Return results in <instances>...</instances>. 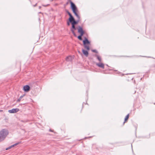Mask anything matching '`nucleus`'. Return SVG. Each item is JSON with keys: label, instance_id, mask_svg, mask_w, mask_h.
Wrapping results in <instances>:
<instances>
[{"label": "nucleus", "instance_id": "f257e3e1", "mask_svg": "<svg viewBox=\"0 0 155 155\" xmlns=\"http://www.w3.org/2000/svg\"><path fill=\"white\" fill-rule=\"evenodd\" d=\"M8 134V131L7 129H4L0 131V142L5 140Z\"/></svg>", "mask_w": 155, "mask_h": 155}, {"label": "nucleus", "instance_id": "f03ea898", "mask_svg": "<svg viewBox=\"0 0 155 155\" xmlns=\"http://www.w3.org/2000/svg\"><path fill=\"white\" fill-rule=\"evenodd\" d=\"M70 2L71 4V8L74 14L77 17V18L78 19H80V17L77 13V12L78 11L77 7L75 4L71 1H70Z\"/></svg>", "mask_w": 155, "mask_h": 155}, {"label": "nucleus", "instance_id": "7ed1b4c3", "mask_svg": "<svg viewBox=\"0 0 155 155\" xmlns=\"http://www.w3.org/2000/svg\"><path fill=\"white\" fill-rule=\"evenodd\" d=\"M71 25L72 26L70 29L71 31L72 34H73L74 35V36L76 37V35L74 32V31L76 30L77 29V28L75 26V25H74L73 24H71Z\"/></svg>", "mask_w": 155, "mask_h": 155}, {"label": "nucleus", "instance_id": "20e7f679", "mask_svg": "<svg viewBox=\"0 0 155 155\" xmlns=\"http://www.w3.org/2000/svg\"><path fill=\"white\" fill-rule=\"evenodd\" d=\"M80 19H78V20H75L74 18L70 20L71 23V24H73L74 25H76L78 24V22H79Z\"/></svg>", "mask_w": 155, "mask_h": 155}, {"label": "nucleus", "instance_id": "39448f33", "mask_svg": "<svg viewBox=\"0 0 155 155\" xmlns=\"http://www.w3.org/2000/svg\"><path fill=\"white\" fill-rule=\"evenodd\" d=\"M19 110V109L18 108H13L8 110V112L10 113H14L18 112Z\"/></svg>", "mask_w": 155, "mask_h": 155}, {"label": "nucleus", "instance_id": "423d86ee", "mask_svg": "<svg viewBox=\"0 0 155 155\" xmlns=\"http://www.w3.org/2000/svg\"><path fill=\"white\" fill-rule=\"evenodd\" d=\"M78 32L80 33V34L84 35V31L83 30L82 27L80 26H78Z\"/></svg>", "mask_w": 155, "mask_h": 155}, {"label": "nucleus", "instance_id": "0eeeda50", "mask_svg": "<svg viewBox=\"0 0 155 155\" xmlns=\"http://www.w3.org/2000/svg\"><path fill=\"white\" fill-rule=\"evenodd\" d=\"M23 90L25 92H27L28 91L30 90V87L28 85H26L24 86Z\"/></svg>", "mask_w": 155, "mask_h": 155}, {"label": "nucleus", "instance_id": "6e6552de", "mask_svg": "<svg viewBox=\"0 0 155 155\" xmlns=\"http://www.w3.org/2000/svg\"><path fill=\"white\" fill-rule=\"evenodd\" d=\"M83 42L84 45L90 44V42L86 37L84 38V39L83 41Z\"/></svg>", "mask_w": 155, "mask_h": 155}, {"label": "nucleus", "instance_id": "1a4fd4ad", "mask_svg": "<svg viewBox=\"0 0 155 155\" xmlns=\"http://www.w3.org/2000/svg\"><path fill=\"white\" fill-rule=\"evenodd\" d=\"M96 65L98 67L102 68L103 69H104V64L103 63H101V62L99 63H96Z\"/></svg>", "mask_w": 155, "mask_h": 155}, {"label": "nucleus", "instance_id": "9d476101", "mask_svg": "<svg viewBox=\"0 0 155 155\" xmlns=\"http://www.w3.org/2000/svg\"><path fill=\"white\" fill-rule=\"evenodd\" d=\"M66 11L69 16V18H68V20H70V21L74 18L68 10H66Z\"/></svg>", "mask_w": 155, "mask_h": 155}, {"label": "nucleus", "instance_id": "9b49d317", "mask_svg": "<svg viewBox=\"0 0 155 155\" xmlns=\"http://www.w3.org/2000/svg\"><path fill=\"white\" fill-rule=\"evenodd\" d=\"M73 58L71 56H69L67 57L66 58V60L68 61H72Z\"/></svg>", "mask_w": 155, "mask_h": 155}, {"label": "nucleus", "instance_id": "f8f14e48", "mask_svg": "<svg viewBox=\"0 0 155 155\" xmlns=\"http://www.w3.org/2000/svg\"><path fill=\"white\" fill-rule=\"evenodd\" d=\"M82 52L83 54L86 56L87 57L88 55V52L87 51L84 49L82 50Z\"/></svg>", "mask_w": 155, "mask_h": 155}, {"label": "nucleus", "instance_id": "ddd939ff", "mask_svg": "<svg viewBox=\"0 0 155 155\" xmlns=\"http://www.w3.org/2000/svg\"><path fill=\"white\" fill-rule=\"evenodd\" d=\"M95 56L97 57V59L100 62H101V58L97 54H96L95 55Z\"/></svg>", "mask_w": 155, "mask_h": 155}, {"label": "nucleus", "instance_id": "4468645a", "mask_svg": "<svg viewBox=\"0 0 155 155\" xmlns=\"http://www.w3.org/2000/svg\"><path fill=\"white\" fill-rule=\"evenodd\" d=\"M129 114L127 115V116H126L125 118L124 122V124L125 123V122L128 120V119L129 118Z\"/></svg>", "mask_w": 155, "mask_h": 155}, {"label": "nucleus", "instance_id": "2eb2a0df", "mask_svg": "<svg viewBox=\"0 0 155 155\" xmlns=\"http://www.w3.org/2000/svg\"><path fill=\"white\" fill-rule=\"evenodd\" d=\"M83 35L80 34V35H79L78 37V38L80 40H82V36Z\"/></svg>", "mask_w": 155, "mask_h": 155}, {"label": "nucleus", "instance_id": "dca6fc26", "mask_svg": "<svg viewBox=\"0 0 155 155\" xmlns=\"http://www.w3.org/2000/svg\"><path fill=\"white\" fill-rule=\"evenodd\" d=\"M84 45V48H85L87 50H90V47L89 46H87L86 45Z\"/></svg>", "mask_w": 155, "mask_h": 155}, {"label": "nucleus", "instance_id": "f3484780", "mask_svg": "<svg viewBox=\"0 0 155 155\" xmlns=\"http://www.w3.org/2000/svg\"><path fill=\"white\" fill-rule=\"evenodd\" d=\"M23 95L21 96L17 100V102H19L21 101V99L23 97Z\"/></svg>", "mask_w": 155, "mask_h": 155}, {"label": "nucleus", "instance_id": "a211bd4d", "mask_svg": "<svg viewBox=\"0 0 155 155\" xmlns=\"http://www.w3.org/2000/svg\"><path fill=\"white\" fill-rule=\"evenodd\" d=\"M20 143L19 142H18V143H15L11 146V147H12L15 146L17 145H18V144H19Z\"/></svg>", "mask_w": 155, "mask_h": 155}, {"label": "nucleus", "instance_id": "6ab92c4d", "mask_svg": "<svg viewBox=\"0 0 155 155\" xmlns=\"http://www.w3.org/2000/svg\"><path fill=\"white\" fill-rule=\"evenodd\" d=\"M92 51L94 52H95L96 53H97L98 51H97L95 49H93L91 50Z\"/></svg>", "mask_w": 155, "mask_h": 155}, {"label": "nucleus", "instance_id": "aec40b11", "mask_svg": "<svg viewBox=\"0 0 155 155\" xmlns=\"http://www.w3.org/2000/svg\"><path fill=\"white\" fill-rule=\"evenodd\" d=\"M70 23H71V21L70 20H68V21H67V25L68 26L70 25Z\"/></svg>", "mask_w": 155, "mask_h": 155}, {"label": "nucleus", "instance_id": "412c9836", "mask_svg": "<svg viewBox=\"0 0 155 155\" xmlns=\"http://www.w3.org/2000/svg\"><path fill=\"white\" fill-rule=\"evenodd\" d=\"M11 148V146H10L9 147H8V148H6V150H8Z\"/></svg>", "mask_w": 155, "mask_h": 155}, {"label": "nucleus", "instance_id": "4be33fe9", "mask_svg": "<svg viewBox=\"0 0 155 155\" xmlns=\"http://www.w3.org/2000/svg\"><path fill=\"white\" fill-rule=\"evenodd\" d=\"M48 5H42L44 6H45V7H46V6H48Z\"/></svg>", "mask_w": 155, "mask_h": 155}, {"label": "nucleus", "instance_id": "5701e85b", "mask_svg": "<svg viewBox=\"0 0 155 155\" xmlns=\"http://www.w3.org/2000/svg\"><path fill=\"white\" fill-rule=\"evenodd\" d=\"M37 5V3H36L35 5H33L34 7H35Z\"/></svg>", "mask_w": 155, "mask_h": 155}, {"label": "nucleus", "instance_id": "b1692460", "mask_svg": "<svg viewBox=\"0 0 155 155\" xmlns=\"http://www.w3.org/2000/svg\"><path fill=\"white\" fill-rule=\"evenodd\" d=\"M49 131L51 132H53V131H52L51 129H49Z\"/></svg>", "mask_w": 155, "mask_h": 155}, {"label": "nucleus", "instance_id": "393cba45", "mask_svg": "<svg viewBox=\"0 0 155 155\" xmlns=\"http://www.w3.org/2000/svg\"><path fill=\"white\" fill-rule=\"evenodd\" d=\"M41 8V6H39V9H40Z\"/></svg>", "mask_w": 155, "mask_h": 155}, {"label": "nucleus", "instance_id": "a878e982", "mask_svg": "<svg viewBox=\"0 0 155 155\" xmlns=\"http://www.w3.org/2000/svg\"><path fill=\"white\" fill-rule=\"evenodd\" d=\"M39 13H41V12H39Z\"/></svg>", "mask_w": 155, "mask_h": 155}, {"label": "nucleus", "instance_id": "bb28decb", "mask_svg": "<svg viewBox=\"0 0 155 155\" xmlns=\"http://www.w3.org/2000/svg\"><path fill=\"white\" fill-rule=\"evenodd\" d=\"M131 147H132V144H131Z\"/></svg>", "mask_w": 155, "mask_h": 155}, {"label": "nucleus", "instance_id": "cd10ccee", "mask_svg": "<svg viewBox=\"0 0 155 155\" xmlns=\"http://www.w3.org/2000/svg\"><path fill=\"white\" fill-rule=\"evenodd\" d=\"M135 92H136V91H135V92H134V93H135Z\"/></svg>", "mask_w": 155, "mask_h": 155}]
</instances>
